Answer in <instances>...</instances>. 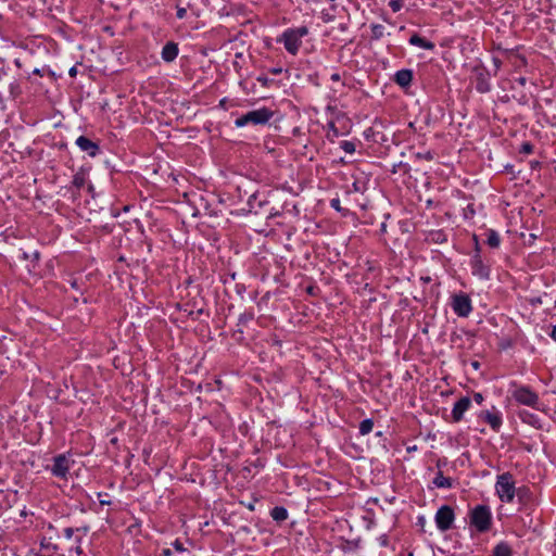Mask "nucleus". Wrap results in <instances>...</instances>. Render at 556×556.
<instances>
[{"label": "nucleus", "instance_id": "obj_1", "mask_svg": "<svg viewBox=\"0 0 556 556\" xmlns=\"http://www.w3.org/2000/svg\"><path fill=\"white\" fill-rule=\"evenodd\" d=\"M516 490L511 473L504 472L497 476L495 491L502 502L511 503L515 498Z\"/></svg>", "mask_w": 556, "mask_h": 556}, {"label": "nucleus", "instance_id": "obj_2", "mask_svg": "<svg viewBox=\"0 0 556 556\" xmlns=\"http://www.w3.org/2000/svg\"><path fill=\"white\" fill-rule=\"evenodd\" d=\"M307 34L308 29L305 26L290 28L282 34L281 41L283 42L286 50L295 55L302 45V38Z\"/></svg>", "mask_w": 556, "mask_h": 556}, {"label": "nucleus", "instance_id": "obj_3", "mask_svg": "<svg viewBox=\"0 0 556 556\" xmlns=\"http://www.w3.org/2000/svg\"><path fill=\"white\" fill-rule=\"evenodd\" d=\"M273 111L267 108L253 110L238 117L235 121V125L237 127H243L248 124L264 125L273 117Z\"/></svg>", "mask_w": 556, "mask_h": 556}, {"label": "nucleus", "instance_id": "obj_4", "mask_svg": "<svg viewBox=\"0 0 556 556\" xmlns=\"http://www.w3.org/2000/svg\"><path fill=\"white\" fill-rule=\"evenodd\" d=\"M470 523L479 532H486L492 523L491 509L485 505L476 506L470 514Z\"/></svg>", "mask_w": 556, "mask_h": 556}, {"label": "nucleus", "instance_id": "obj_5", "mask_svg": "<svg viewBox=\"0 0 556 556\" xmlns=\"http://www.w3.org/2000/svg\"><path fill=\"white\" fill-rule=\"evenodd\" d=\"M455 520V514L451 506L443 505L441 506L434 516V521L438 529L442 532L450 530L453 527V522Z\"/></svg>", "mask_w": 556, "mask_h": 556}, {"label": "nucleus", "instance_id": "obj_6", "mask_svg": "<svg viewBox=\"0 0 556 556\" xmlns=\"http://www.w3.org/2000/svg\"><path fill=\"white\" fill-rule=\"evenodd\" d=\"M452 309L459 317H467L472 311L471 300L465 293L454 294L451 302Z\"/></svg>", "mask_w": 556, "mask_h": 556}, {"label": "nucleus", "instance_id": "obj_7", "mask_svg": "<svg viewBox=\"0 0 556 556\" xmlns=\"http://www.w3.org/2000/svg\"><path fill=\"white\" fill-rule=\"evenodd\" d=\"M513 396L518 403L539 409V395L531 389L527 387L517 388Z\"/></svg>", "mask_w": 556, "mask_h": 556}, {"label": "nucleus", "instance_id": "obj_8", "mask_svg": "<svg viewBox=\"0 0 556 556\" xmlns=\"http://www.w3.org/2000/svg\"><path fill=\"white\" fill-rule=\"evenodd\" d=\"M473 239L476 240V244H478L476 236L473 237ZM471 268H472V274L475 276H478L481 279H489L490 269L488 266H485L483 264L481 256L479 254L478 245H476V254L472 256V260H471Z\"/></svg>", "mask_w": 556, "mask_h": 556}, {"label": "nucleus", "instance_id": "obj_9", "mask_svg": "<svg viewBox=\"0 0 556 556\" xmlns=\"http://www.w3.org/2000/svg\"><path fill=\"white\" fill-rule=\"evenodd\" d=\"M70 471V460L65 455H58L53 459L51 472L58 478H66Z\"/></svg>", "mask_w": 556, "mask_h": 556}, {"label": "nucleus", "instance_id": "obj_10", "mask_svg": "<svg viewBox=\"0 0 556 556\" xmlns=\"http://www.w3.org/2000/svg\"><path fill=\"white\" fill-rule=\"evenodd\" d=\"M471 405V400L468 396L459 399L452 409L453 421L458 422L463 419L464 413L468 410Z\"/></svg>", "mask_w": 556, "mask_h": 556}, {"label": "nucleus", "instance_id": "obj_11", "mask_svg": "<svg viewBox=\"0 0 556 556\" xmlns=\"http://www.w3.org/2000/svg\"><path fill=\"white\" fill-rule=\"evenodd\" d=\"M76 144L81 151L87 152L90 156H96L99 152V146L85 136L78 137Z\"/></svg>", "mask_w": 556, "mask_h": 556}, {"label": "nucleus", "instance_id": "obj_12", "mask_svg": "<svg viewBox=\"0 0 556 556\" xmlns=\"http://www.w3.org/2000/svg\"><path fill=\"white\" fill-rule=\"evenodd\" d=\"M413 80V71L412 70H400L395 73L394 81L402 88H406L410 86Z\"/></svg>", "mask_w": 556, "mask_h": 556}, {"label": "nucleus", "instance_id": "obj_13", "mask_svg": "<svg viewBox=\"0 0 556 556\" xmlns=\"http://www.w3.org/2000/svg\"><path fill=\"white\" fill-rule=\"evenodd\" d=\"M178 55L177 43L169 41L162 49V59L165 62H173Z\"/></svg>", "mask_w": 556, "mask_h": 556}, {"label": "nucleus", "instance_id": "obj_14", "mask_svg": "<svg viewBox=\"0 0 556 556\" xmlns=\"http://www.w3.org/2000/svg\"><path fill=\"white\" fill-rule=\"evenodd\" d=\"M480 417L483 418L493 430H498L502 425V418L497 413L482 412Z\"/></svg>", "mask_w": 556, "mask_h": 556}, {"label": "nucleus", "instance_id": "obj_15", "mask_svg": "<svg viewBox=\"0 0 556 556\" xmlns=\"http://www.w3.org/2000/svg\"><path fill=\"white\" fill-rule=\"evenodd\" d=\"M409 43L413 46L419 47L421 49H426V50H433L435 47V45L433 42L420 37L417 34H414L409 38Z\"/></svg>", "mask_w": 556, "mask_h": 556}, {"label": "nucleus", "instance_id": "obj_16", "mask_svg": "<svg viewBox=\"0 0 556 556\" xmlns=\"http://www.w3.org/2000/svg\"><path fill=\"white\" fill-rule=\"evenodd\" d=\"M515 496L521 505H527L532 500V493L527 486L518 488Z\"/></svg>", "mask_w": 556, "mask_h": 556}, {"label": "nucleus", "instance_id": "obj_17", "mask_svg": "<svg viewBox=\"0 0 556 556\" xmlns=\"http://www.w3.org/2000/svg\"><path fill=\"white\" fill-rule=\"evenodd\" d=\"M492 556H513V549L506 542H500L493 548Z\"/></svg>", "mask_w": 556, "mask_h": 556}, {"label": "nucleus", "instance_id": "obj_18", "mask_svg": "<svg viewBox=\"0 0 556 556\" xmlns=\"http://www.w3.org/2000/svg\"><path fill=\"white\" fill-rule=\"evenodd\" d=\"M486 243L491 248H494V249L498 248L500 243H501L500 235L493 229H488L486 230Z\"/></svg>", "mask_w": 556, "mask_h": 556}, {"label": "nucleus", "instance_id": "obj_19", "mask_svg": "<svg viewBox=\"0 0 556 556\" xmlns=\"http://www.w3.org/2000/svg\"><path fill=\"white\" fill-rule=\"evenodd\" d=\"M433 484L437 488H451L453 483L451 478L444 477L443 473L439 471L433 479Z\"/></svg>", "mask_w": 556, "mask_h": 556}, {"label": "nucleus", "instance_id": "obj_20", "mask_svg": "<svg viewBox=\"0 0 556 556\" xmlns=\"http://www.w3.org/2000/svg\"><path fill=\"white\" fill-rule=\"evenodd\" d=\"M270 516L276 521H285L288 518V511L285 507L276 506L271 509Z\"/></svg>", "mask_w": 556, "mask_h": 556}, {"label": "nucleus", "instance_id": "obj_21", "mask_svg": "<svg viewBox=\"0 0 556 556\" xmlns=\"http://www.w3.org/2000/svg\"><path fill=\"white\" fill-rule=\"evenodd\" d=\"M372 428H374L372 419H370V418L364 419L359 424V433L362 435H366V434H368V433H370L372 431Z\"/></svg>", "mask_w": 556, "mask_h": 556}, {"label": "nucleus", "instance_id": "obj_22", "mask_svg": "<svg viewBox=\"0 0 556 556\" xmlns=\"http://www.w3.org/2000/svg\"><path fill=\"white\" fill-rule=\"evenodd\" d=\"M371 38L372 39H380L384 34V27L381 24H372L371 25Z\"/></svg>", "mask_w": 556, "mask_h": 556}, {"label": "nucleus", "instance_id": "obj_23", "mask_svg": "<svg viewBox=\"0 0 556 556\" xmlns=\"http://www.w3.org/2000/svg\"><path fill=\"white\" fill-rule=\"evenodd\" d=\"M86 184V177H85V174L83 173H77L74 175L73 177V185L77 188V189H80L85 186Z\"/></svg>", "mask_w": 556, "mask_h": 556}, {"label": "nucleus", "instance_id": "obj_24", "mask_svg": "<svg viewBox=\"0 0 556 556\" xmlns=\"http://www.w3.org/2000/svg\"><path fill=\"white\" fill-rule=\"evenodd\" d=\"M327 127H328L327 138L332 141L334 138H337L339 136V130L336 127L333 122L328 123Z\"/></svg>", "mask_w": 556, "mask_h": 556}, {"label": "nucleus", "instance_id": "obj_25", "mask_svg": "<svg viewBox=\"0 0 556 556\" xmlns=\"http://www.w3.org/2000/svg\"><path fill=\"white\" fill-rule=\"evenodd\" d=\"M340 148L349 154L354 153L356 149L355 143L353 141L348 140L341 141Z\"/></svg>", "mask_w": 556, "mask_h": 556}, {"label": "nucleus", "instance_id": "obj_26", "mask_svg": "<svg viewBox=\"0 0 556 556\" xmlns=\"http://www.w3.org/2000/svg\"><path fill=\"white\" fill-rule=\"evenodd\" d=\"M533 151V146L530 142H523L520 148V153L530 154Z\"/></svg>", "mask_w": 556, "mask_h": 556}, {"label": "nucleus", "instance_id": "obj_27", "mask_svg": "<svg viewBox=\"0 0 556 556\" xmlns=\"http://www.w3.org/2000/svg\"><path fill=\"white\" fill-rule=\"evenodd\" d=\"M389 5H390V8L392 9L393 12H397L402 8V4H401L400 0H391Z\"/></svg>", "mask_w": 556, "mask_h": 556}, {"label": "nucleus", "instance_id": "obj_28", "mask_svg": "<svg viewBox=\"0 0 556 556\" xmlns=\"http://www.w3.org/2000/svg\"><path fill=\"white\" fill-rule=\"evenodd\" d=\"M416 156L418 159H425L427 161H431L433 159V154L430 151H427L426 153H417Z\"/></svg>", "mask_w": 556, "mask_h": 556}, {"label": "nucleus", "instance_id": "obj_29", "mask_svg": "<svg viewBox=\"0 0 556 556\" xmlns=\"http://www.w3.org/2000/svg\"><path fill=\"white\" fill-rule=\"evenodd\" d=\"M173 547L175 548V551L177 552H184L185 551V547L182 545L181 542H179L178 540H176L174 543H173Z\"/></svg>", "mask_w": 556, "mask_h": 556}, {"label": "nucleus", "instance_id": "obj_30", "mask_svg": "<svg viewBox=\"0 0 556 556\" xmlns=\"http://www.w3.org/2000/svg\"><path fill=\"white\" fill-rule=\"evenodd\" d=\"M187 14V10L185 8H177V17L184 18Z\"/></svg>", "mask_w": 556, "mask_h": 556}, {"label": "nucleus", "instance_id": "obj_31", "mask_svg": "<svg viewBox=\"0 0 556 556\" xmlns=\"http://www.w3.org/2000/svg\"><path fill=\"white\" fill-rule=\"evenodd\" d=\"M73 534H74V529L73 528H65L64 529V535H65L66 539H68V540L72 539Z\"/></svg>", "mask_w": 556, "mask_h": 556}, {"label": "nucleus", "instance_id": "obj_32", "mask_svg": "<svg viewBox=\"0 0 556 556\" xmlns=\"http://www.w3.org/2000/svg\"><path fill=\"white\" fill-rule=\"evenodd\" d=\"M473 400L477 404H481L483 402V395L481 393H475L473 394Z\"/></svg>", "mask_w": 556, "mask_h": 556}, {"label": "nucleus", "instance_id": "obj_33", "mask_svg": "<svg viewBox=\"0 0 556 556\" xmlns=\"http://www.w3.org/2000/svg\"><path fill=\"white\" fill-rule=\"evenodd\" d=\"M379 544H380L381 546H388V544H389V542H388V538H387L386 535H381V536L379 538Z\"/></svg>", "mask_w": 556, "mask_h": 556}, {"label": "nucleus", "instance_id": "obj_34", "mask_svg": "<svg viewBox=\"0 0 556 556\" xmlns=\"http://www.w3.org/2000/svg\"><path fill=\"white\" fill-rule=\"evenodd\" d=\"M172 549L170 548H164L161 553V556H170Z\"/></svg>", "mask_w": 556, "mask_h": 556}, {"label": "nucleus", "instance_id": "obj_35", "mask_svg": "<svg viewBox=\"0 0 556 556\" xmlns=\"http://www.w3.org/2000/svg\"><path fill=\"white\" fill-rule=\"evenodd\" d=\"M331 206H332V207H334V208H337V210H339V200H338V199H333V200L331 201Z\"/></svg>", "mask_w": 556, "mask_h": 556}, {"label": "nucleus", "instance_id": "obj_36", "mask_svg": "<svg viewBox=\"0 0 556 556\" xmlns=\"http://www.w3.org/2000/svg\"><path fill=\"white\" fill-rule=\"evenodd\" d=\"M331 80L339 81L340 80V75L338 73L332 74L331 75Z\"/></svg>", "mask_w": 556, "mask_h": 556}, {"label": "nucleus", "instance_id": "obj_37", "mask_svg": "<svg viewBox=\"0 0 556 556\" xmlns=\"http://www.w3.org/2000/svg\"><path fill=\"white\" fill-rule=\"evenodd\" d=\"M551 336L556 341V325L553 327Z\"/></svg>", "mask_w": 556, "mask_h": 556}, {"label": "nucleus", "instance_id": "obj_38", "mask_svg": "<svg viewBox=\"0 0 556 556\" xmlns=\"http://www.w3.org/2000/svg\"><path fill=\"white\" fill-rule=\"evenodd\" d=\"M249 318H250V319H252V318H253V316H252V315H249V316H247V315H242V316L240 317V320H243V319H244V320H248Z\"/></svg>", "mask_w": 556, "mask_h": 556}, {"label": "nucleus", "instance_id": "obj_39", "mask_svg": "<svg viewBox=\"0 0 556 556\" xmlns=\"http://www.w3.org/2000/svg\"><path fill=\"white\" fill-rule=\"evenodd\" d=\"M70 75H71L72 77L76 75V68H75V67H72V68L70 70Z\"/></svg>", "mask_w": 556, "mask_h": 556}, {"label": "nucleus", "instance_id": "obj_40", "mask_svg": "<svg viewBox=\"0 0 556 556\" xmlns=\"http://www.w3.org/2000/svg\"><path fill=\"white\" fill-rule=\"evenodd\" d=\"M471 365H472V367H473L475 369H478V368H479V366H480V365H479V362H477V361L472 362V363H471Z\"/></svg>", "mask_w": 556, "mask_h": 556}, {"label": "nucleus", "instance_id": "obj_41", "mask_svg": "<svg viewBox=\"0 0 556 556\" xmlns=\"http://www.w3.org/2000/svg\"><path fill=\"white\" fill-rule=\"evenodd\" d=\"M280 72H281V70H278V68H275V70H274V73H275V74L280 73Z\"/></svg>", "mask_w": 556, "mask_h": 556}, {"label": "nucleus", "instance_id": "obj_42", "mask_svg": "<svg viewBox=\"0 0 556 556\" xmlns=\"http://www.w3.org/2000/svg\"><path fill=\"white\" fill-rule=\"evenodd\" d=\"M525 83H526V79H525V78H521V79H520V84H521V85H525Z\"/></svg>", "mask_w": 556, "mask_h": 556}, {"label": "nucleus", "instance_id": "obj_43", "mask_svg": "<svg viewBox=\"0 0 556 556\" xmlns=\"http://www.w3.org/2000/svg\"><path fill=\"white\" fill-rule=\"evenodd\" d=\"M249 508L252 510L254 507L252 504H249Z\"/></svg>", "mask_w": 556, "mask_h": 556}]
</instances>
